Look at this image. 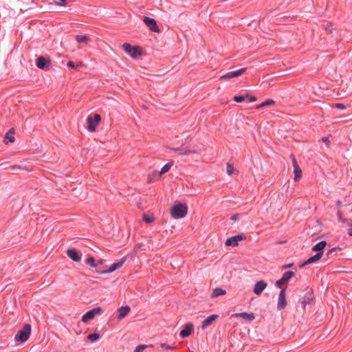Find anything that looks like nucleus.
<instances>
[{
    "instance_id": "obj_4",
    "label": "nucleus",
    "mask_w": 352,
    "mask_h": 352,
    "mask_svg": "<svg viewBox=\"0 0 352 352\" xmlns=\"http://www.w3.org/2000/svg\"><path fill=\"white\" fill-rule=\"evenodd\" d=\"M122 48L131 58H136L138 55H140L141 52L138 46H131L129 43H124Z\"/></svg>"
},
{
    "instance_id": "obj_24",
    "label": "nucleus",
    "mask_w": 352,
    "mask_h": 352,
    "mask_svg": "<svg viewBox=\"0 0 352 352\" xmlns=\"http://www.w3.org/2000/svg\"><path fill=\"white\" fill-rule=\"evenodd\" d=\"M274 104H275V101L274 100L268 99V100L263 102L262 103L258 104L256 107V109H259L261 108L265 107L270 106V105H273Z\"/></svg>"
},
{
    "instance_id": "obj_32",
    "label": "nucleus",
    "mask_w": 352,
    "mask_h": 352,
    "mask_svg": "<svg viewBox=\"0 0 352 352\" xmlns=\"http://www.w3.org/2000/svg\"><path fill=\"white\" fill-rule=\"evenodd\" d=\"M247 97H248V94L245 96H236L234 97L233 100L236 102H241L244 101L247 98Z\"/></svg>"
},
{
    "instance_id": "obj_26",
    "label": "nucleus",
    "mask_w": 352,
    "mask_h": 352,
    "mask_svg": "<svg viewBox=\"0 0 352 352\" xmlns=\"http://www.w3.org/2000/svg\"><path fill=\"white\" fill-rule=\"evenodd\" d=\"M173 166V164L170 163V162H168L167 164H166L161 169L160 172L158 173V176H161L164 174H165L166 173H167L170 169V168L172 167Z\"/></svg>"
},
{
    "instance_id": "obj_15",
    "label": "nucleus",
    "mask_w": 352,
    "mask_h": 352,
    "mask_svg": "<svg viewBox=\"0 0 352 352\" xmlns=\"http://www.w3.org/2000/svg\"><path fill=\"white\" fill-rule=\"evenodd\" d=\"M193 331V324L190 322L185 324L184 329L179 332L182 338L188 337Z\"/></svg>"
},
{
    "instance_id": "obj_23",
    "label": "nucleus",
    "mask_w": 352,
    "mask_h": 352,
    "mask_svg": "<svg viewBox=\"0 0 352 352\" xmlns=\"http://www.w3.org/2000/svg\"><path fill=\"white\" fill-rule=\"evenodd\" d=\"M226 291L221 288H214L212 292L211 297L215 298L226 294Z\"/></svg>"
},
{
    "instance_id": "obj_29",
    "label": "nucleus",
    "mask_w": 352,
    "mask_h": 352,
    "mask_svg": "<svg viewBox=\"0 0 352 352\" xmlns=\"http://www.w3.org/2000/svg\"><path fill=\"white\" fill-rule=\"evenodd\" d=\"M160 176H158V173L157 172H153L151 173H150L148 175V183H152L154 182L155 179L156 177H160Z\"/></svg>"
},
{
    "instance_id": "obj_27",
    "label": "nucleus",
    "mask_w": 352,
    "mask_h": 352,
    "mask_svg": "<svg viewBox=\"0 0 352 352\" xmlns=\"http://www.w3.org/2000/svg\"><path fill=\"white\" fill-rule=\"evenodd\" d=\"M294 275V273L292 271L285 272L283 276L282 280H284L285 283L287 282L291 278H292Z\"/></svg>"
},
{
    "instance_id": "obj_25",
    "label": "nucleus",
    "mask_w": 352,
    "mask_h": 352,
    "mask_svg": "<svg viewBox=\"0 0 352 352\" xmlns=\"http://www.w3.org/2000/svg\"><path fill=\"white\" fill-rule=\"evenodd\" d=\"M76 40L79 43H85V44H87L90 41L89 38L86 35L76 36Z\"/></svg>"
},
{
    "instance_id": "obj_11",
    "label": "nucleus",
    "mask_w": 352,
    "mask_h": 352,
    "mask_svg": "<svg viewBox=\"0 0 352 352\" xmlns=\"http://www.w3.org/2000/svg\"><path fill=\"white\" fill-rule=\"evenodd\" d=\"M244 239V236L242 234H238L232 237H230L226 239L225 242V245L226 246H237L239 242Z\"/></svg>"
},
{
    "instance_id": "obj_2",
    "label": "nucleus",
    "mask_w": 352,
    "mask_h": 352,
    "mask_svg": "<svg viewBox=\"0 0 352 352\" xmlns=\"http://www.w3.org/2000/svg\"><path fill=\"white\" fill-rule=\"evenodd\" d=\"M31 329V325L25 324L21 329L17 331L14 336V340L21 343L25 342L30 336Z\"/></svg>"
},
{
    "instance_id": "obj_5",
    "label": "nucleus",
    "mask_w": 352,
    "mask_h": 352,
    "mask_svg": "<svg viewBox=\"0 0 352 352\" xmlns=\"http://www.w3.org/2000/svg\"><path fill=\"white\" fill-rule=\"evenodd\" d=\"M126 260V257H123L119 261L113 263L109 267V268H108L107 270H97L96 271L98 273L101 274L111 273V272L116 271V270L120 268L123 265V264L125 263Z\"/></svg>"
},
{
    "instance_id": "obj_3",
    "label": "nucleus",
    "mask_w": 352,
    "mask_h": 352,
    "mask_svg": "<svg viewBox=\"0 0 352 352\" xmlns=\"http://www.w3.org/2000/svg\"><path fill=\"white\" fill-rule=\"evenodd\" d=\"M101 117L99 114H94V118L88 116L87 118V129L90 132H94L96 129V126L99 124Z\"/></svg>"
},
{
    "instance_id": "obj_34",
    "label": "nucleus",
    "mask_w": 352,
    "mask_h": 352,
    "mask_svg": "<svg viewBox=\"0 0 352 352\" xmlns=\"http://www.w3.org/2000/svg\"><path fill=\"white\" fill-rule=\"evenodd\" d=\"M234 169L233 166L231 164L228 163L227 164V173H228V175H232L234 173Z\"/></svg>"
},
{
    "instance_id": "obj_1",
    "label": "nucleus",
    "mask_w": 352,
    "mask_h": 352,
    "mask_svg": "<svg viewBox=\"0 0 352 352\" xmlns=\"http://www.w3.org/2000/svg\"><path fill=\"white\" fill-rule=\"evenodd\" d=\"M188 213V206L186 204H176L170 209V214L173 219H182Z\"/></svg>"
},
{
    "instance_id": "obj_42",
    "label": "nucleus",
    "mask_w": 352,
    "mask_h": 352,
    "mask_svg": "<svg viewBox=\"0 0 352 352\" xmlns=\"http://www.w3.org/2000/svg\"><path fill=\"white\" fill-rule=\"evenodd\" d=\"M247 98L249 99V101L252 102H255L256 101L257 98L256 96H249L248 95V97H247Z\"/></svg>"
},
{
    "instance_id": "obj_48",
    "label": "nucleus",
    "mask_w": 352,
    "mask_h": 352,
    "mask_svg": "<svg viewBox=\"0 0 352 352\" xmlns=\"http://www.w3.org/2000/svg\"><path fill=\"white\" fill-rule=\"evenodd\" d=\"M335 250V248H332L327 252V255H329L331 252H333Z\"/></svg>"
},
{
    "instance_id": "obj_41",
    "label": "nucleus",
    "mask_w": 352,
    "mask_h": 352,
    "mask_svg": "<svg viewBox=\"0 0 352 352\" xmlns=\"http://www.w3.org/2000/svg\"><path fill=\"white\" fill-rule=\"evenodd\" d=\"M285 283V282L284 280H282V278H280V280H277V281L276 282V284H275V285H276V287H281V285H282L283 283Z\"/></svg>"
},
{
    "instance_id": "obj_28",
    "label": "nucleus",
    "mask_w": 352,
    "mask_h": 352,
    "mask_svg": "<svg viewBox=\"0 0 352 352\" xmlns=\"http://www.w3.org/2000/svg\"><path fill=\"white\" fill-rule=\"evenodd\" d=\"M143 220L148 223H152L154 221L155 218L152 214H144Z\"/></svg>"
},
{
    "instance_id": "obj_40",
    "label": "nucleus",
    "mask_w": 352,
    "mask_h": 352,
    "mask_svg": "<svg viewBox=\"0 0 352 352\" xmlns=\"http://www.w3.org/2000/svg\"><path fill=\"white\" fill-rule=\"evenodd\" d=\"M311 300H312L311 298H309V297L305 298V297L303 298V300H302V303L304 305V306H305L306 305L309 304Z\"/></svg>"
},
{
    "instance_id": "obj_14",
    "label": "nucleus",
    "mask_w": 352,
    "mask_h": 352,
    "mask_svg": "<svg viewBox=\"0 0 352 352\" xmlns=\"http://www.w3.org/2000/svg\"><path fill=\"white\" fill-rule=\"evenodd\" d=\"M267 283L263 280L256 282L254 287V293L257 296L261 295L267 287Z\"/></svg>"
},
{
    "instance_id": "obj_12",
    "label": "nucleus",
    "mask_w": 352,
    "mask_h": 352,
    "mask_svg": "<svg viewBox=\"0 0 352 352\" xmlns=\"http://www.w3.org/2000/svg\"><path fill=\"white\" fill-rule=\"evenodd\" d=\"M285 291H286L285 288L283 289L279 294L278 302V305H277V308L278 309H283L287 305Z\"/></svg>"
},
{
    "instance_id": "obj_17",
    "label": "nucleus",
    "mask_w": 352,
    "mask_h": 352,
    "mask_svg": "<svg viewBox=\"0 0 352 352\" xmlns=\"http://www.w3.org/2000/svg\"><path fill=\"white\" fill-rule=\"evenodd\" d=\"M219 318V315L212 314L208 317H207L202 322L201 329H205L210 325H211L217 318Z\"/></svg>"
},
{
    "instance_id": "obj_19",
    "label": "nucleus",
    "mask_w": 352,
    "mask_h": 352,
    "mask_svg": "<svg viewBox=\"0 0 352 352\" xmlns=\"http://www.w3.org/2000/svg\"><path fill=\"white\" fill-rule=\"evenodd\" d=\"M130 311V307L129 306L121 307L118 309V319L122 320L126 316Z\"/></svg>"
},
{
    "instance_id": "obj_46",
    "label": "nucleus",
    "mask_w": 352,
    "mask_h": 352,
    "mask_svg": "<svg viewBox=\"0 0 352 352\" xmlns=\"http://www.w3.org/2000/svg\"><path fill=\"white\" fill-rule=\"evenodd\" d=\"M67 0H60V3H58L60 6H65L66 4L65 1Z\"/></svg>"
},
{
    "instance_id": "obj_21",
    "label": "nucleus",
    "mask_w": 352,
    "mask_h": 352,
    "mask_svg": "<svg viewBox=\"0 0 352 352\" xmlns=\"http://www.w3.org/2000/svg\"><path fill=\"white\" fill-rule=\"evenodd\" d=\"M322 256V252H317L316 254L309 257L307 260H306L304 262V263L302 265V266L315 263V262L319 261Z\"/></svg>"
},
{
    "instance_id": "obj_33",
    "label": "nucleus",
    "mask_w": 352,
    "mask_h": 352,
    "mask_svg": "<svg viewBox=\"0 0 352 352\" xmlns=\"http://www.w3.org/2000/svg\"><path fill=\"white\" fill-rule=\"evenodd\" d=\"M337 215L338 217V219L340 222L343 223H347L348 221H349V219H344L342 217V212L340 210H338V212H337Z\"/></svg>"
},
{
    "instance_id": "obj_43",
    "label": "nucleus",
    "mask_w": 352,
    "mask_h": 352,
    "mask_svg": "<svg viewBox=\"0 0 352 352\" xmlns=\"http://www.w3.org/2000/svg\"><path fill=\"white\" fill-rule=\"evenodd\" d=\"M322 141L325 143L327 146L329 145V143H330V141L329 140V138L328 137H323L322 138Z\"/></svg>"
},
{
    "instance_id": "obj_22",
    "label": "nucleus",
    "mask_w": 352,
    "mask_h": 352,
    "mask_svg": "<svg viewBox=\"0 0 352 352\" xmlns=\"http://www.w3.org/2000/svg\"><path fill=\"white\" fill-rule=\"evenodd\" d=\"M327 245V242L324 241H322L317 244H316L313 248L312 250L318 252H322L323 253V249Z\"/></svg>"
},
{
    "instance_id": "obj_13",
    "label": "nucleus",
    "mask_w": 352,
    "mask_h": 352,
    "mask_svg": "<svg viewBox=\"0 0 352 352\" xmlns=\"http://www.w3.org/2000/svg\"><path fill=\"white\" fill-rule=\"evenodd\" d=\"M51 64V61L49 58L43 56H40L37 58L36 65L38 68L43 69L49 67Z\"/></svg>"
},
{
    "instance_id": "obj_36",
    "label": "nucleus",
    "mask_w": 352,
    "mask_h": 352,
    "mask_svg": "<svg viewBox=\"0 0 352 352\" xmlns=\"http://www.w3.org/2000/svg\"><path fill=\"white\" fill-rule=\"evenodd\" d=\"M160 346L162 348V349H164L166 350H173L175 349V346H170V345H168V344H166V343H162L160 344Z\"/></svg>"
},
{
    "instance_id": "obj_45",
    "label": "nucleus",
    "mask_w": 352,
    "mask_h": 352,
    "mask_svg": "<svg viewBox=\"0 0 352 352\" xmlns=\"http://www.w3.org/2000/svg\"><path fill=\"white\" fill-rule=\"evenodd\" d=\"M239 218V214H234L232 215L231 217H230V219L232 221H236L238 220Z\"/></svg>"
},
{
    "instance_id": "obj_44",
    "label": "nucleus",
    "mask_w": 352,
    "mask_h": 352,
    "mask_svg": "<svg viewBox=\"0 0 352 352\" xmlns=\"http://www.w3.org/2000/svg\"><path fill=\"white\" fill-rule=\"evenodd\" d=\"M336 107L340 109H345V106L342 103H337L336 104Z\"/></svg>"
},
{
    "instance_id": "obj_16",
    "label": "nucleus",
    "mask_w": 352,
    "mask_h": 352,
    "mask_svg": "<svg viewBox=\"0 0 352 352\" xmlns=\"http://www.w3.org/2000/svg\"><path fill=\"white\" fill-rule=\"evenodd\" d=\"M232 317L241 318L248 321H252L255 319V316L253 313L247 312L234 314H232Z\"/></svg>"
},
{
    "instance_id": "obj_49",
    "label": "nucleus",
    "mask_w": 352,
    "mask_h": 352,
    "mask_svg": "<svg viewBox=\"0 0 352 352\" xmlns=\"http://www.w3.org/2000/svg\"><path fill=\"white\" fill-rule=\"evenodd\" d=\"M103 263H104L103 260H100V261H98V264H101L102 265V264H103Z\"/></svg>"
},
{
    "instance_id": "obj_9",
    "label": "nucleus",
    "mask_w": 352,
    "mask_h": 352,
    "mask_svg": "<svg viewBox=\"0 0 352 352\" xmlns=\"http://www.w3.org/2000/svg\"><path fill=\"white\" fill-rule=\"evenodd\" d=\"M247 71V68H241L240 69L229 72L224 75L220 76V79H230L235 77H239Z\"/></svg>"
},
{
    "instance_id": "obj_30",
    "label": "nucleus",
    "mask_w": 352,
    "mask_h": 352,
    "mask_svg": "<svg viewBox=\"0 0 352 352\" xmlns=\"http://www.w3.org/2000/svg\"><path fill=\"white\" fill-rule=\"evenodd\" d=\"M100 338V334L98 333H94L89 334L87 336V339L90 340L91 342H95L97 340H98Z\"/></svg>"
},
{
    "instance_id": "obj_38",
    "label": "nucleus",
    "mask_w": 352,
    "mask_h": 352,
    "mask_svg": "<svg viewBox=\"0 0 352 352\" xmlns=\"http://www.w3.org/2000/svg\"><path fill=\"white\" fill-rule=\"evenodd\" d=\"M346 225L349 227V229L348 230V234L350 236H352V220L349 219Z\"/></svg>"
},
{
    "instance_id": "obj_47",
    "label": "nucleus",
    "mask_w": 352,
    "mask_h": 352,
    "mask_svg": "<svg viewBox=\"0 0 352 352\" xmlns=\"http://www.w3.org/2000/svg\"><path fill=\"white\" fill-rule=\"evenodd\" d=\"M292 265H293L292 263L287 264V265H283V268L285 269V268H287V267H291Z\"/></svg>"
},
{
    "instance_id": "obj_35",
    "label": "nucleus",
    "mask_w": 352,
    "mask_h": 352,
    "mask_svg": "<svg viewBox=\"0 0 352 352\" xmlns=\"http://www.w3.org/2000/svg\"><path fill=\"white\" fill-rule=\"evenodd\" d=\"M147 346H147V345H146V344H140V345H138V346L135 348V349L134 352H142V351H143L146 348H147Z\"/></svg>"
},
{
    "instance_id": "obj_18",
    "label": "nucleus",
    "mask_w": 352,
    "mask_h": 352,
    "mask_svg": "<svg viewBox=\"0 0 352 352\" xmlns=\"http://www.w3.org/2000/svg\"><path fill=\"white\" fill-rule=\"evenodd\" d=\"M67 255L75 262H79L81 259L80 254L75 249L67 250Z\"/></svg>"
},
{
    "instance_id": "obj_50",
    "label": "nucleus",
    "mask_w": 352,
    "mask_h": 352,
    "mask_svg": "<svg viewBox=\"0 0 352 352\" xmlns=\"http://www.w3.org/2000/svg\"><path fill=\"white\" fill-rule=\"evenodd\" d=\"M341 204V201H338V204Z\"/></svg>"
},
{
    "instance_id": "obj_7",
    "label": "nucleus",
    "mask_w": 352,
    "mask_h": 352,
    "mask_svg": "<svg viewBox=\"0 0 352 352\" xmlns=\"http://www.w3.org/2000/svg\"><path fill=\"white\" fill-rule=\"evenodd\" d=\"M143 21L151 32L156 33H159L160 32L157 22L154 19L145 16L143 19Z\"/></svg>"
},
{
    "instance_id": "obj_8",
    "label": "nucleus",
    "mask_w": 352,
    "mask_h": 352,
    "mask_svg": "<svg viewBox=\"0 0 352 352\" xmlns=\"http://www.w3.org/2000/svg\"><path fill=\"white\" fill-rule=\"evenodd\" d=\"M290 157L292 161V164L294 167V180L298 181L302 177V172L301 168L298 164L297 160L294 154H291Z\"/></svg>"
},
{
    "instance_id": "obj_20",
    "label": "nucleus",
    "mask_w": 352,
    "mask_h": 352,
    "mask_svg": "<svg viewBox=\"0 0 352 352\" xmlns=\"http://www.w3.org/2000/svg\"><path fill=\"white\" fill-rule=\"evenodd\" d=\"M14 129L13 128L10 129L8 132H7L4 137V142L5 144L12 143L15 141V138L14 137Z\"/></svg>"
},
{
    "instance_id": "obj_37",
    "label": "nucleus",
    "mask_w": 352,
    "mask_h": 352,
    "mask_svg": "<svg viewBox=\"0 0 352 352\" xmlns=\"http://www.w3.org/2000/svg\"><path fill=\"white\" fill-rule=\"evenodd\" d=\"M82 65V63H78L77 65H76L74 62L72 61H69L67 62V65L70 67V68H75L76 67H78V66H80Z\"/></svg>"
},
{
    "instance_id": "obj_39",
    "label": "nucleus",
    "mask_w": 352,
    "mask_h": 352,
    "mask_svg": "<svg viewBox=\"0 0 352 352\" xmlns=\"http://www.w3.org/2000/svg\"><path fill=\"white\" fill-rule=\"evenodd\" d=\"M324 28H325V30L328 33H331L333 32V25H332V24L331 23H329L328 24H327V25H326V27Z\"/></svg>"
},
{
    "instance_id": "obj_6",
    "label": "nucleus",
    "mask_w": 352,
    "mask_h": 352,
    "mask_svg": "<svg viewBox=\"0 0 352 352\" xmlns=\"http://www.w3.org/2000/svg\"><path fill=\"white\" fill-rule=\"evenodd\" d=\"M101 311L102 310L100 307L94 308L82 316L81 321L86 323L89 320H93L96 315L100 314Z\"/></svg>"
},
{
    "instance_id": "obj_51",
    "label": "nucleus",
    "mask_w": 352,
    "mask_h": 352,
    "mask_svg": "<svg viewBox=\"0 0 352 352\" xmlns=\"http://www.w3.org/2000/svg\"><path fill=\"white\" fill-rule=\"evenodd\" d=\"M191 352H193V351H191Z\"/></svg>"
},
{
    "instance_id": "obj_31",
    "label": "nucleus",
    "mask_w": 352,
    "mask_h": 352,
    "mask_svg": "<svg viewBox=\"0 0 352 352\" xmlns=\"http://www.w3.org/2000/svg\"><path fill=\"white\" fill-rule=\"evenodd\" d=\"M86 263L93 267H96L98 265L97 264L95 263V260L93 256L88 257L87 258Z\"/></svg>"
},
{
    "instance_id": "obj_10",
    "label": "nucleus",
    "mask_w": 352,
    "mask_h": 352,
    "mask_svg": "<svg viewBox=\"0 0 352 352\" xmlns=\"http://www.w3.org/2000/svg\"><path fill=\"white\" fill-rule=\"evenodd\" d=\"M179 152V155H189L191 153H199L201 152V149L198 148L197 146H192L189 148H179L175 149Z\"/></svg>"
}]
</instances>
